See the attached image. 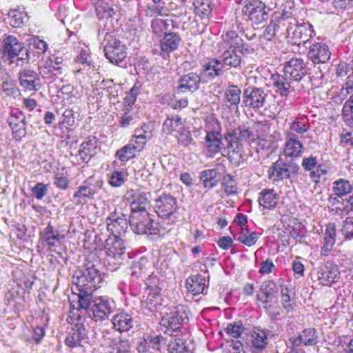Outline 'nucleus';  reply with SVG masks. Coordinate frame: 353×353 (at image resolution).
I'll use <instances>...</instances> for the list:
<instances>
[{"mask_svg": "<svg viewBox=\"0 0 353 353\" xmlns=\"http://www.w3.org/2000/svg\"><path fill=\"white\" fill-rule=\"evenodd\" d=\"M1 52L4 61L10 65L14 63L16 66H22L29 61L28 50L12 35H8L3 39Z\"/></svg>", "mask_w": 353, "mask_h": 353, "instance_id": "1", "label": "nucleus"}, {"mask_svg": "<svg viewBox=\"0 0 353 353\" xmlns=\"http://www.w3.org/2000/svg\"><path fill=\"white\" fill-rule=\"evenodd\" d=\"M104 250L105 252L104 265L111 271L118 270L123 263L126 250L124 240L120 236H109L105 240Z\"/></svg>", "mask_w": 353, "mask_h": 353, "instance_id": "2", "label": "nucleus"}, {"mask_svg": "<svg viewBox=\"0 0 353 353\" xmlns=\"http://www.w3.org/2000/svg\"><path fill=\"white\" fill-rule=\"evenodd\" d=\"M154 208L157 214L163 219L158 223L159 226L162 228L163 232L169 231L170 226L176 221V217L174 216L177 210L176 199L170 194H163L156 199Z\"/></svg>", "mask_w": 353, "mask_h": 353, "instance_id": "3", "label": "nucleus"}, {"mask_svg": "<svg viewBox=\"0 0 353 353\" xmlns=\"http://www.w3.org/2000/svg\"><path fill=\"white\" fill-rule=\"evenodd\" d=\"M188 321V310L187 307L183 305H178L161 318V330L165 334L176 336L183 323Z\"/></svg>", "mask_w": 353, "mask_h": 353, "instance_id": "4", "label": "nucleus"}, {"mask_svg": "<svg viewBox=\"0 0 353 353\" xmlns=\"http://www.w3.org/2000/svg\"><path fill=\"white\" fill-rule=\"evenodd\" d=\"M103 281V277L99 270L95 265L88 263L83 269L77 272L72 278V282L75 288L87 289L94 291L99 287Z\"/></svg>", "mask_w": 353, "mask_h": 353, "instance_id": "5", "label": "nucleus"}, {"mask_svg": "<svg viewBox=\"0 0 353 353\" xmlns=\"http://www.w3.org/2000/svg\"><path fill=\"white\" fill-rule=\"evenodd\" d=\"M129 223L132 230L137 234H161L165 232L162 228L157 227L148 211L141 213H131L129 219Z\"/></svg>", "mask_w": 353, "mask_h": 353, "instance_id": "6", "label": "nucleus"}, {"mask_svg": "<svg viewBox=\"0 0 353 353\" xmlns=\"http://www.w3.org/2000/svg\"><path fill=\"white\" fill-rule=\"evenodd\" d=\"M252 135V132L245 128H239L232 132L225 134L224 139L228 142L226 148L228 149V154L230 161L237 163L241 160L242 147L240 141L247 140Z\"/></svg>", "mask_w": 353, "mask_h": 353, "instance_id": "7", "label": "nucleus"}, {"mask_svg": "<svg viewBox=\"0 0 353 353\" xmlns=\"http://www.w3.org/2000/svg\"><path fill=\"white\" fill-rule=\"evenodd\" d=\"M300 167L294 162H284L277 160L268 171V178L272 182H277L284 179H290L297 176Z\"/></svg>", "mask_w": 353, "mask_h": 353, "instance_id": "8", "label": "nucleus"}, {"mask_svg": "<svg viewBox=\"0 0 353 353\" xmlns=\"http://www.w3.org/2000/svg\"><path fill=\"white\" fill-rule=\"evenodd\" d=\"M103 45L105 56L110 62L118 65L126 57L125 45L122 44L112 33L105 34Z\"/></svg>", "mask_w": 353, "mask_h": 353, "instance_id": "9", "label": "nucleus"}, {"mask_svg": "<svg viewBox=\"0 0 353 353\" xmlns=\"http://www.w3.org/2000/svg\"><path fill=\"white\" fill-rule=\"evenodd\" d=\"M291 21L294 24L292 25L288 41L293 45L305 46L316 34L313 26L308 21L299 22L294 18Z\"/></svg>", "mask_w": 353, "mask_h": 353, "instance_id": "10", "label": "nucleus"}, {"mask_svg": "<svg viewBox=\"0 0 353 353\" xmlns=\"http://www.w3.org/2000/svg\"><path fill=\"white\" fill-rule=\"evenodd\" d=\"M213 128L208 127L205 137V152L208 157H213L223 149V137L221 127L216 121H213Z\"/></svg>", "mask_w": 353, "mask_h": 353, "instance_id": "11", "label": "nucleus"}, {"mask_svg": "<svg viewBox=\"0 0 353 353\" xmlns=\"http://www.w3.org/2000/svg\"><path fill=\"white\" fill-rule=\"evenodd\" d=\"M267 97L263 89L250 86L243 91V103L248 108L258 110L264 105Z\"/></svg>", "mask_w": 353, "mask_h": 353, "instance_id": "12", "label": "nucleus"}, {"mask_svg": "<svg viewBox=\"0 0 353 353\" xmlns=\"http://www.w3.org/2000/svg\"><path fill=\"white\" fill-rule=\"evenodd\" d=\"M265 8V5L261 1L253 0L243 7L242 12L246 17V20H250L254 24H259L268 17Z\"/></svg>", "mask_w": 353, "mask_h": 353, "instance_id": "13", "label": "nucleus"}, {"mask_svg": "<svg viewBox=\"0 0 353 353\" xmlns=\"http://www.w3.org/2000/svg\"><path fill=\"white\" fill-rule=\"evenodd\" d=\"M283 72L291 81L299 83L307 74L306 63L303 59L293 57L285 63Z\"/></svg>", "mask_w": 353, "mask_h": 353, "instance_id": "14", "label": "nucleus"}, {"mask_svg": "<svg viewBox=\"0 0 353 353\" xmlns=\"http://www.w3.org/2000/svg\"><path fill=\"white\" fill-rule=\"evenodd\" d=\"M272 85L276 88L281 96H288L290 92H301L303 89V85H294V82L289 79L283 72V74H274L271 77Z\"/></svg>", "mask_w": 353, "mask_h": 353, "instance_id": "15", "label": "nucleus"}, {"mask_svg": "<svg viewBox=\"0 0 353 353\" xmlns=\"http://www.w3.org/2000/svg\"><path fill=\"white\" fill-rule=\"evenodd\" d=\"M279 286L273 281H264L260 288L259 293L257 294V299L262 303L266 304L264 308L270 312L269 310L271 308L270 304L278 297Z\"/></svg>", "mask_w": 353, "mask_h": 353, "instance_id": "16", "label": "nucleus"}, {"mask_svg": "<svg viewBox=\"0 0 353 353\" xmlns=\"http://www.w3.org/2000/svg\"><path fill=\"white\" fill-rule=\"evenodd\" d=\"M107 229L111 233V236H117L121 237L125 234L128 225L126 216L118 212H113L107 218Z\"/></svg>", "mask_w": 353, "mask_h": 353, "instance_id": "17", "label": "nucleus"}, {"mask_svg": "<svg viewBox=\"0 0 353 353\" xmlns=\"http://www.w3.org/2000/svg\"><path fill=\"white\" fill-rule=\"evenodd\" d=\"M308 48L307 58L314 64L326 63L330 58L331 52L325 43L314 42Z\"/></svg>", "mask_w": 353, "mask_h": 353, "instance_id": "18", "label": "nucleus"}, {"mask_svg": "<svg viewBox=\"0 0 353 353\" xmlns=\"http://www.w3.org/2000/svg\"><path fill=\"white\" fill-rule=\"evenodd\" d=\"M304 145L296 134H289L283 147V154L285 157L298 159L304 152Z\"/></svg>", "mask_w": 353, "mask_h": 353, "instance_id": "19", "label": "nucleus"}, {"mask_svg": "<svg viewBox=\"0 0 353 353\" xmlns=\"http://www.w3.org/2000/svg\"><path fill=\"white\" fill-rule=\"evenodd\" d=\"M339 271L336 264L327 261L318 272V279L323 285H330L339 279Z\"/></svg>", "mask_w": 353, "mask_h": 353, "instance_id": "20", "label": "nucleus"}, {"mask_svg": "<svg viewBox=\"0 0 353 353\" xmlns=\"http://www.w3.org/2000/svg\"><path fill=\"white\" fill-rule=\"evenodd\" d=\"M166 340L161 335L148 336L137 346L139 353L158 352L165 345Z\"/></svg>", "mask_w": 353, "mask_h": 353, "instance_id": "21", "label": "nucleus"}, {"mask_svg": "<svg viewBox=\"0 0 353 353\" xmlns=\"http://www.w3.org/2000/svg\"><path fill=\"white\" fill-rule=\"evenodd\" d=\"M21 86L30 91H37L41 88L39 74L30 69H24L19 73Z\"/></svg>", "mask_w": 353, "mask_h": 353, "instance_id": "22", "label": "nucleus"}, {"mask_svg": "<svg viewBox=\"0 0 353 353\" xmlns=\"http://www.w3.org/2000/svg\"><path fill=\"white\" fill-rule=\"evenodd\" d=\"M128 199L130 202L131 213L148 211L149 200L146 193L132 190L128 192Z\"/></svg>", "mask_w": 353, "mask_h": 353, "instance_id": "23", "label": "nucleus"}, {"mask_svg": "<svg viewBox=\"0 0 353 353\" xmlns=\"http://www.w3.org/2000/svg\"><path fill=\"white\" fill-rule=\"evenodd\" d=\"M92 313L95 321H102L112 311V301L108 297H97L94 301Z\"/></svg>", "mask_w": 353, "mask_h": 353, "instance_id": "24", "label": "nucleus"}, {"mask_svg": "<svg viewBox=\"0 0 353 353\" xmlns=\"http://www.w3.org/2000/svg\"><path fill=\"white\" fill-rule=\"evenodd\" d=\"M269 332L255 328L251 334V353H263L268 343Z\"/></svg>", "mask_w": 353, "mask_h": 353, "instance_id": "25", "label": "nucleus"}, {"mask_svg": "<svg viewBox=\"0 0 353 353\" xmlns=\"http://www.w3.org/2000/svg\"><path fill=\"white\" fill-rule=\"evenodd\" d=\"M87 338V330L82 323L75 324L66 336L65 345L70 347L81 345V343Z\"/></svg>", "mask_w": 353, "mask_h": 353, "instance_id": "26", "label": "nucleus"}, {"mask_svg": "<svg viewBox=\"0 0 353 353\" xmlns=\"http://www.w3.org/2000/svg\"><path fill=\"white\" fill-rule=\"evenodd\" d=\"M61 67L54 65L52 58H49L39 62L38 66V74L43 79L52 81L55 77H57L61 74Z\"/></svg>", "mask_w": 353, "mask_h": 353, "instance_id": "27", "label": "nucleus"}, {"mask_svg": "<svg viewBox=\"0 0 353 353\" xmlns=\"http://www.w3.org/2000/svg\"><path fill=\"white\" fill-rule=\"evenodd\" d=\"M78 292H74L73 298H70V305L73 308L79 309H87L90 304V300L92 299V294L93 290H89L87 289L75 288Z\"/></svg>", "mask_w": 353, "mask_h": 353, "instance_id": "28", "label": "nucleus"}, {"mask_svg": "<svg viewBox=\"0 0 353 353\" xmlns=\"http://www.w3.org/2000/svg\"><path fill=\"white\" fill-rule=\"evenodd\" d=\"M200 82L199 75L194 72H190L179 79L178 90L182 92H194L199 89Z\"/></svg>", "mask_w": 353, "mask_h": 353, "instance_id": "29", "label": "nucleus"}, {"mask_svg": "<svg viewBox=\"0 0 353 353\" xmlns=\"http://www.w3.org/2000/svg\"><path fill=\"white\" fill-rule=\"evenodd\" d=\"M279 199V196L274 189H263L259 194L258 202L264 209L273 210L276 208Z\"/></svg>", "mask_w": 353, "mask_h": 353, "instance_id": "30", "label": "nucleus"}, {"mask_svg": "<svg viewBox=\"0 0 353 353\" xmlns=\"http://www.w3.org/2000/svg\"><path fill=\"white\" fill-rule=\"evenodd\" d=\"M111 322L115 330L123 332L133 327L134 320L130 314L119 312L112 316Z\"/></svg>", "mask_w": 353, "mask_h": 353, "instance_id": "31", "label": "nucleus"}, {"mask_svg": "<svg viewBox=\"0 0 353 353\" xmlns=\"http://www.w3.org/2000/svg\"><path fill=\"white\" fill-rule=\"evenodd\" d=\"M162 301L161 293L148 291L147 295L143 296L141 307L145 312H154L161 307Z\"/></svg>", "mask_w": 353, "mask_h": 353, "instance_id": "32", "label": "nucleus"}, {"mask_svg": "<svg viewBox=\"0 0 353 353\" xmlns=\"http://www.w3.org/2000/svg\"><path fill=\"white\" fill-rule=\"evenodd\" d=\"M291 20H293L292 17H277L270 21L277 37H284L288 39L292 25L294 24Z\"/></svg>", "mask_w": 353, "mask_h": 353, "instance_id": "33", "label": "nucleus"}, {"mask_svg": "<svg viewBox=\"0 0 353 353\" xmlns=\"http://www.w3.org/2000/svg\"><path fill=\"white\" fill-rule=\"evenodd\" d=\"M318 342V336L314 329H305L296 338L292 340L293 346L315 345Z\"/></svg>", "mask_w": 353, "mask_h": 353, "instance_id": "34", "label": "nucleus"}, {"mask_svg": "<svg viewBox=\"0 0 353 353\" xmlns=\"http://www.w3.org/2000/svg\"><path fill=\"white\" fill-rule=\"evenodd\" d=\"M223 45L228 49H234L239 51L248 52V49L244 47L243 39L239 37L236 31H230L223 35Z\"/></svg>", "mask_w": 353, "mask_h": 353, "instance_id": "35", "label": "nucleus"}, {"mask_svg": "<svg viewBox=\"0 0 353 353\" xmlns=\"http://www.w3.org/2000/svg\"><path fill=\"white\" fill-rule=\"evenodd\" d=\"M205 276L201 274L192 275L186 280V288L193 295L204 292L206 287Z\"/></svg>", "mask_w": 353, "mask_h": 353, "instance_id": "36", "label": "nucleus"}, {"mask_svg": "<svg viewBox=\"0 0 353 353\" xmlns=\"http://www.w3.org/2000/svg\"><path fill=\"white\" fill-rule=\"evenodd\" d=\"M241 90L237 85L233 84L229 85L224 93L226 105L231 109H238L241 102Z\"/></svg>", "mask_w": 353, "mask_h": 353, "instance_id": "37", "label": "nucleus"}, {"mask_svg": "<svg viewBox=\"0 0 353 353\" xmlns=\"http://www.w3.org/2000/svg\"><path fill=\"white\" fill-rule=\"evenodd\" d=\"M152 263L146 257L143 256L133 262L131 274L137 277L146 276L152 272Z\"/></svg>", "mask_w": 353, "mask_h": 353, "instance_id": "38", "label": "nucleus"}, {"mask_svg": "<svg viewBox=\"0 0 353 353\" xmlns=\"http://www.w3.org/2000/svg\"><path fill=\"white\" fill-rule=\"evenodd\" d=\"M42 241L49 247H54L61 239L65 238L64 234H61L50 224H48L41 232Z\"/></svg>", "mask_w": 353, "mask_h": 353, "instance_id": "39", "label": "nucleus"}, {"mask_svg": "<svg viewBox=\"0 0 353 353\" xmlns=\"http://www.w3.org/2000/svg\"><path fill=\"white\" fill-rule=\"evenodd\" d=\"M97 146V141L95 137H88L85 139L80 145L79 154L81 159L85 161L89 159L94 153Z\"/></svg>", "mask_w": 353, "mask_h": 353, "instance_id": "40", "label": "nucleus"}, {"mask_svg": "<svg viewBox=\"0 0 353 353\" xmlns=\"http://www.w3.org/2000/svg\"><path fill=\"white\" fill-rule=\"evenodd\" d=\"M238 50L227 49L221 57V62L225 68H237L241 64V57L237 54Z\"/></svg>", "mask_w": 353, "mask_h": 353, "instance_id": "41", "label": "nucleus"}, {"mask_svg": "<svg viewBox=\"0 0 353 353\" xmlns=\"http://www.w3.org/2000/svg\"><path fill=\"white\" fill-rule=\"evenodd\" d=\"M181 41V37L176 33H165L160 42L161 49L168 54L177 49Z\"/></svg>", "mask_w": 353, "mask_h": 353, "instance_id": "42", "label": "nucleus"}, {"mask_svg": "<svg viewBox=\"0 0 353 353\" xmlns=\"http://www.w3.org/2000/svg\"><path fill=\"white\" fill-rule=\"evenodd\" d=\"M332 189L334 195L342 198L352 192L353 186L349 181L339 179L333 182Z\"/></svg>", "mask_w": 353, "mask_h": 353, "instance_id": "43", "label": "nucleus"}, {"mask_svg": "<svg viewBox=\"0 0 353 353\" xmlns=\"http://www.w3.org/2000/svg\"><path fill=\"white\" fill-rule=\"evenodd\" d=\"M195 14L201 19H208L212 11V0H194Z\"/></svg>", "mask_w": 353, "mask_h": 353, "instance_id": "44", "label": "nucleus"}, {"mask_svg": "<svg viewBox=\"0 0 353 353\" xmlns=\"http://www.w3.org/2000/svg\"><path fill=\"white\" fill-rule=\"evenodd\" d=\"M203 67L205 75L211 79L221 75L224 69L221 60L217 59H210Z\"/></svg>", "mask_w": 353, "mask_h": 353, "instance_id": "45", "label": "nucleus"}, {"mask_svg": "<svg viewBox=\"0 0 353 353\" xmlns=\"http://www.w3.org/2000/svg\"><path fill=\"white\" fill-rule=\"evenodd\" d=\"M183 127L181 117L178 115H172L168 117L165 120L162 130L166 134H171L176 130H180Z\"/></svg>", "mask_w": 353, "mask_h": 353, "instance_id": "46", "label": "nucleus"}, {"mask_svg": "<svg viewBox=\"0 0 353 353\" xmlns=\"http://www.w3.org/2000/svg\"><path fill=\"white\" fill-rule=\"evenodd\" d=\"M219 172L216 169H209L203 170L199 174L200 180L203 182L205 188H212L217 184V176Z\"/></svg>", "mask_w": 353, "mask_h": 353, "instance_id": "47", "label": "nucleus"}, {"mask_svg": "<svg viewBox=\"0 0 353 353\" xmlns=\"http://www.w3.org/2000/svg\"><path fill=\"white\" fill-rule=\"evenodd\" d=\"M97 192L87 185H80L74 194V198L77 199V203H85L86 199H92L94 198Z\"/></svg>", "mask_w": 353, "mask_h": 353, "instance_id": "48", "label": "nucleus"}, {"mask_svg": "<svg viewBox=\"0 0 353 353\" xmlns=\"http://www.w3.org/2000/svg\"><path fill=\"white\" fill-rule=\"evenodd\" d=\"M170 26H173V21L170 19H154L151 23L152 31L157 35H161L165 33Z\"/></svg>", "mask_w": 353, "mask_h": 353, "instance_id": "49", "label": "nucleus"}, {"mask_svg": "<svg viewBox=\"0 0 353 353\" xmlns=\"http://www.w3.org/2000/svg\"><path fill=\"white\" fill-rule=\"evenodd\" d=\"M97 15L99 19H108L114 14L112 5L105 0H99L96 7Z\"/></svg>", "mask_w": 353, "mask_h": 353, "instance_id": "50", "label": "nucleus"}, {"mask_svg": "<svg viewBox=\"0 0 353 353\" xmlns=\"http://www.w3.org/2000/svg\"><path fill=\"white\" fill-rule=\"evenodd\" d=\"M310 128V123L307 122L301 121L299 119H296L290 123V129L286 132V137H288L289 134L303 135L308 132Z\"/></svg>", "mask_w": 353, "mask_h": 353, "instance_id": "51", "label": "nucleus"}, {"mask_svg": "<svg viewBox=\"0 0 353 353\" xmlns=\"http://www.w3.org/2000/svg\"><path fill=\"white\" fill-rule=\"evenodd\" d=\"M148 276L149 278L146 280L147 290L161 293L162 288L164 287L163 280L153 272Z\"/></svg>", "mask_w": 353, "mask_h": 353, "instance_id": "52", "label": "nucleus"}, {"mask_svg": "<svg viewBox=\"0 0 353 353\" xmlns=\"http://www.w3.org/2000/svg\"><path fill=\"white\" fill-rule=\"evenodd\" d=\"M341 115L344 123L353 128V96L343 104Z\"/></svg>", "mask_w": 353, "mask_h": 353, "instance_id": "53", "label": "nucleus"}, {"mask_svg": "<svg viewBox=\"0 0 353 353\" xmlns=\"http://www.w3.org/2000/svg\"><path fill=\"white\" fill-rule=\"evenodd\" d=\"M258 235L255 232H249L247 229L241 228V233L238 237V241L250 247L254 245L258 240Z\"/></svg>", "mask_w": 353, "mask_h": 353, "instance_id": "54", "label": "nucleus"}, {"mask_svg": "<svg viewBox=\"0 0 353 353\" xmlns=\"http://www.w3.org/2000/svg\"><path fill=\"white\" fill-rule=\"evenodd\" d=\"M168 350L169 353H192L186 342L181 339L170 341Z\"/></svg>", "mask_w": 353, "mask_h": 353, "instance_id": "55", "label": "nucleus"}, {"mask_svg": "<svg viewBox=\"0 0 353 353\" xmlns=\"http://www.w3.org/2000/svg\"><path fill=\"white\" fill-rule=\"evenodd\" d=\"M137 154V153L128 144H126L117 151L115 157L121 162L126 163L130 159L135 157Z\"/></svg>", "mask_w": 353, "mask_h": 353, "instance_id": "56", "label": "nucleus"}, {"mask_svg": "<svg viewBox=\"0 0 353 353\" xmlns=\"http://www.w3.org/2000/svg\"><path fill=\"white\" fill-rule=\"evenodd\" d=\"M176 139L178 143L183 147H188L194 143L190 132L184 127L178 130Z\"/></svg>", "mask_w": 353, "mask_h": 353, "instance_id": "57", "label": "nucleus"}, {"mask_svg": "<svg viewBox=\"0 0 353 353\" xmlns=\"http://www.w3.org/2000/svg\"><path fill=\"white\" fill-rule=\"evenodd\" d=\"M9 16L10 25L15 28L21 27L27 21L26 14L18 10H11L9 12Z\"/></svg>", "mask_w": 353, "mask_h": 353, "instance_id": "58", "label": "nucleus"}, {"mask_svg": "<svg viewBox=\"0 0 353 353\" xmlns=\"http://www.w3.org/2000/svg\"><path fill=\"white\" fill-rule=\"evenodd\" d=\"M147 141L148 140L143 138L141 134H139V135L134 134L128 144L138 154L143 150Z\"/></svg>", "mask_w": 353, "mask_h": 353, "instance_id": "59", "label": "nucleus"}, {"mask_svg": "<svg viewBox=\"0 0 353 353\" xmlns=\"http://www.w3.org/2000/svg\"><path fill=\"white\" fill-rule=\"evenodd\" d=\"M130 341L127 339H120L114 343L110 353H130Z\"/></svg>", "mask_w": 353, "mask_h": 353, "instance_id": "60", "label": "nucleus"}, {"mask_svg": "<svg viewBox=\"0 0 353 353\" xmlns=\"http://www.w3.org/2000/svg\"><path fill=\"white\" fill-rule=\"evenodd\" d=\"M350 210H353V196H350L345 203L330 210L334 214L343 216L347 214Z\"/></svg>", "mask_w": 353, "mask_h": 353, "instance_id": "61", "label": "nucleus"}, {"mask_svg": "<svg viewBox=\"0 0 353 353\" xmlns=\"http://www.w3.org/2000/svg\"><path fill=\"white\" fill-rule=\"evenodd\" d=\"M223 187L224 192L228 195H232L236 192V183L230 174H227L223 177Z\"/></svg>", "mask_w": 353, "mask_h": 353, "instance_id": "62", "label": "nucleus"}, {"mask_svg": "<svg viewBox=\"0 0 353 353\" xmlns=\"http://www.w3.org/2000/svg\"><path fill=\"white\" fill-rule=\"evenodd\" d=\"M1 87L7 96L16 98L19 95V90L14 86L12 81H3Z\"/></svg>", "mask_w": 353, "mask_h": 353, "instance_id": "63", "label": "nucleus"}, {"mask_svg": "<svg viewBox=\"0 0 353 353\" xmlns=\"http://www.w3.org/2000/svg\"><path fill=\"white\" fill-rule=\"evenodd\" d=\"M225 332L233 338H239L244 331V327L241 324L230 323L225 329Z\"/></svg>", "mask_w": 353, "mask_h": 353, "instance_id": "64", "label": "nucleus"}]
</instances>
